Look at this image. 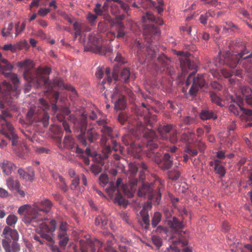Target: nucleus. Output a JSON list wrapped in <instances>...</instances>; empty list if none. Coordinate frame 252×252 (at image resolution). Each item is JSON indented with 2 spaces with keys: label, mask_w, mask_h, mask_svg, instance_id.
I'll list each match as a JSON object with an SVG mask.
<instances>
[{
  "label": "nucleus",
  "mask_w": 252,
  "mask_h": 252,
  "mask_svg": "<svg viewBox=\"0 0 252 252\" xmlns=\"http://www.w3.org/2000/svg\"><path fill=\"white\" fill-rule=\"evenodd\" d=\"M236 44L238 49L232 54L227 52L224 57V60L221 61L220 63H225L234 68L240 63L248 72L252 73V54L245 56L250 52L245 42L240 41Z\"/></svg>",
  "instance_id": "f257e3e1"
},
{
  "label": "nucleus",
  "mask_w": 252,
  "mask_h": 252,
  "mask_svg": "<svg viewBox=\"0 0 252 252\" xmlns=\"http://www.w3.org/2000/svg\"><path fill=\"white\" fill-rule=\"evenodd\" d=\"M136 116L132 118H128L127 115L125 113H120L118 116V121L122 125L127 123L129 125L133 126L131 129L144 134L146 131L149 128H146L145 126H153V122H151L149 116H143L141 111L137 109L134 112Z\"/></svg>",
  "instance_id": "f03ea898"
},
{
  "label": "nucleus",
  "mask_w": 252,
  "mask_h": 252,
  "mask_svg": "<svg viewBox=\"0 0 252 252\" xmlns=\"http://www.w3.org/2000/svg\"><path fill=\"white\" fill-rule=\"evenodd\" d=\"M137 182V179H132L131 181H128V184H124L122 183V179L119 178L117 180L116 184L113 183L109 184L107 191L114 196L116 202L120 205H125L126 201L122 192L126 194L130 191L132 192L135 190Z\"/></svg>",
  "instance_id": "7ed1b4c3"
},
{
  "label": "nucleus",
  "mask_w": 252,
  "mask_h": 252,
  "mask_svg": "<svg viewBox=\"0 0 252 252\" xmlns=\"http://www.w3.org/2000/svg\"><path fill=\"white\" fill-rule=\"evenodd\" d=\"M40 108L31 107L27 114V119L30 123L41 122L44 127L49 125V115L47 110L49 105L46 100L41 98L39 100Z\"/></svg>",
  "instance_id": "20e7f679"
},
{
  "label": "nucleus",
  "mask_w": 252,
  "mask_h": 252,
  "mask_svg": "<svg viewBox=\"0 0 252 252\" xmlns=\"http://www.w3.org/2000/svg\"><path fill=\"white\" fill-rule=\"evenodd\" d=\"M167 224L172 229V233L169 237L168 241H171L175 246L181 245L182 247H184L187 245L188 240L186 236L184 235L186 232L180 230L184 227L183 222L173 217L167 220Z\"/></svg>",
  "instance_id": "39448f33"
},
{
  "label": "nucleus",
  "mask_w": 252,
  "mask_h": 252,
  "mask_svg": "<svg viewBox=\"0 0 252 252\" xmlns=\"http://www.w3.org/2000/svg\"><path fill=\"white\" fill-rule=\"evenodd\" d=\"M144 137V144L147 148V156L151 158L158 164L161 163V154L154 150L158 148V145L156 142L157 137L155 131L152 129H147L143 134Z\"/></svg>",
  "instance_id": "423d86ee"
},
{
  "label": "nucleus",
  "mask_w": 252,
  "mask_h": 252,
  "mask_svg": "<svg viewBox=\"0 0 252 252\" xmlns=\"http://www.w3.org/2000/svg\"><path fill=\"white\" fill-rule=\"evenodd\" d=\"M125 94L130 96L133 94L131 90L124 86H117L111 94L112 102L114 103L115 108L117 110H124L126 106Z\"/></svg>",
  "instance_id": "0eeeda50"
},
{
  "label": "nucleus",
  "mask_w": 252,
  "mask_h": 252,
  "mask_svg": "<svg viewBox=\"0 0 252 252\" xmlns=\"http://www.w3.org/2000/svg\"><path fill=\"white\" fill-rule=\"evenodd\" d=\"M53 206L52 202L48 199H44L40 201L34 203L33 209L35 211L36 222L48 220L49 214Z\"/></svg>",
  "instance_id": "6e6552de"
},
{
  "label": "nucleus",
  "mask_w": 252,
  "mask_h": 252,
  "mask_svg": "<svg viewBox=\"0 0 252 252\" xmlns=\"http://www.w3.org/2000/svg\"><path fill=\"white\" fill-rule=\"evenodd\" d=\"M195 72L190 73L185 82V86L183 88V92H187L189 86L192 84L189 90V94L191 96H195L197 94L199 89L203 87L205 84L203 74H197L194 76Z\"/></svg>",
  "instance_id": "1a4fd4ad"
},
{
  "label": "nucleus",
  "mask_w": 252,
  "mask_h": 252,
  "mask_svg": "<svg viewBox=\"0 0 252 252\" xmlns=\"http://www.w3.org/2000/svg\"><path fill=\"white\" fill-rule=\"evenodd\" d=\"M154 185L143 184L142 187L139 189L138 195L140 197L147 198L150 200H153L158 204L161 199L160 187L158 186L156 190Z\"/></svg>",
  "instance_id": "9d476101"
},
{
  "label": "nucleus",
  "mask_w": 252,
  "mask_h": 252,
  "mask_svg": "<svg viewBox=\"0 0 252 252\" xmlns=\"http://www.w3.org/2000/svg\"><path fill=\"white\" fill-rule=\"evenodd\" d=\"M105 77L102 81L103 83H105L106 82L110 83L113 80L127 83L130 76V71L128 68H123L118 74L115 70L111 73L110 69L106 67L105 69Z\"/></svg>",
  "instance_id": "9b49d317"
},
{
  "label": "nucleus",
  "mask_w": 252,
  "mask_h": 252,
  "mask_svg": "<svg viewBox=\"0 0 252 252\" xmlns=\"http://www.w3.org/2000/svg\"><path fill=\"white\" fill-rule=\"evenodd\" d=\"M84 49L86 51H91L100 55H105L106 53L111 51L110 48L103 46L101 40L93 35L89 36L88 42Z\"/></svg>",
  "instance_id": "f8f14e48"
},
{
  "label": "nucleus",
  "mask_w": 252,
  "mask_h": 252,
  "mask_svg": "<svg viewBox=\"0 0 252 252\" xmlns=\"http://www.w3.org/2000/svg\"><path fill=\"white\" fill-rule=\"evenodd\" d=\"M56 141L57 146L61 150L68 149L78 155H81L84 153V151L79 148L78 145L75 142L74 139L70 135H65L63 143L61 137H57Z\"/></svg>",
  "instance_id": "ddd939ff"
},
{
  "label": "nucleus",
  "mask_w": 252,
  "mask_h": 252,
  "mask_svg": "<svg viewBox=\"0 0 252 252\" xmlns=\"http://www.w3.org/2000/svg\"><path fill=\"white\" fill-rule=\"evenodd\" d=\"M11 117V115L9 112H2V115H0V124L2 126V129L4 131L6 136L12 139L13 145H15L18 137L14 132V127L7 120V118Z\"/></svg>",
  "instance_id": "4468645a"
},
{
  "label": "nucleus",
  "mask_w": 252,
  "mask_h": 252,
  "mask_svg": "<svg viewBox=\"0 0 252 252\" xmlns=\"http://www.w3.org/2000/svg\"><path fill=\"white\" fill-rule=\"evenodd\" d=\"M96 123L98 126H100V131L102 133L101 142L102 144H106L108 140L107 136L110 137L111 139L113 137L112 134V128L106 125L107 123L104 120L97 121ZM111 142L112 144V149L115 151H117L119 148L118 143L113 139H111Z\"/></svg>",
  "instance_id": "2eb2a0df"
},
{
  "label": "nucleus",
  "mask_w": 252,
  "mask_h": 252,
  "mask_svg": "<svg viewBox=\"0 0 252 252\" xmlns=\"http://www.w3.org/2000/svg\"><path fill=\"white\" fill-rule=\"evenodd\" d=\"M138 168L142 169L140 172V179L142 181L144 179V175L145 172L147 170V166L144 162H140L137 163H130L129 164L127 175L128 176L129 181L132 179H137L135 178V176L137 174Z\"/></svg>",
  "instance_id": "dca6fc26"
},
{
  "label": "nucleus",
  "mask_w": 252,
  "mask_h": 252,
  "mask_svg": "<svg viewBox=\"0 0 252 252\" xmlns=\"http://www.w3.org/2000/svg\"><path fill=\"white\" fill-rule=\"evenodd\" d=\"M17 66L21 68H24V77L26 80L30 82L34 81V78L32 72V69L34 66L33 61L30 59H26L24 61L17 63Z\"/></svg>",
  "instance_id": "f3484780"
},
{
  "label": "nucleus",
  "mask_w": 252,
  "mask_h": 252,
  "mask_svg": "<svg viewBox=\"0 0 252 252\" xmlns=\"http://www.w3.org/2000/svg\"><path fill=\"white\" fill-rule=\"evenodd\" d=\"M35 211L33 208H31L28 205H24L20 207L18 210V213L25 216L24 221L26 223L36 222Z\"/></svg>",
  "instance_id": "a211bd4d"
},
{
  "label": "nucleus",
  "mask_w": 252,
  "mask_h": 252,
  "mask_svg": "<svg viewBox=\"0 0 252 252\" xmlns=\"http://www.w3.org/2000/svg\"><path fill=\"white\" fill-rule=\"evenodd\" d=\"M98 138V134L94 128L89 129L87 132L82 134H79L78 138L82 144L84 146H87V139L90 142L93 143L96 141Z\"/></svg>",
  "instance_id": "6ab92c4d"
},
{
  "label": "nucleus",
  "mask_w": 252,
  "mask_h": 252,
  "mask_svg": "<svg viewBox=\"0 0 252 252\" xmlns=\"http://www.w3.org/2000/svg\"><path fill=\"white\" fill-rule=\"evenodd\" d=\"M143 35L145 38H149L148 42H152V39L155 37H159L160 35V31L158 28L153 24L145 25L143 28Z\"/></svg>",
  "instance_id": "aec40b11"
},
{
  "label": "nucleus",
  "mask_w": 252,
  "mask_h": 252,
  "mask_svg": "<svg viewBox=\"0 0 252 252\" xmlns=\"http://www.w3.org/2000/svg\"><path fill=\"white\" fill-rule=\"evenodd\" d=\"M11 79L13 84V86L9 83H5L7 90L9 92V97L10 98L12 97L17 98L20 93V89L18 86L19 80L16 74H13L11 77Z\"/></svg>",
  "instance_id": "412c9836"
},
{
  "label": "nucleus",
  "mask_w": 252,
  "mask_h": 252,
  "mask_svg": "<svg viewBox=\"0 0 252 252\" xmlns=\"http://www.w3.org/2000/svg\"><path fill=\"white\" fill-rule=\"evenodd\" d=\"M2 246L5 252H19L20 246L17 242H12L10 238L5 236L2 240Z\"/></svg>",
  "instance_id": "4be33fe9"
},
{
  "label": "nucleus",
  "mask_w": 252,
  "mask_h": 252,
  "mask_svg": "<svg viewBox=\"0 0 252 252\" xmlns=\"http://www.w3.org/2000/svg\"><path fill=\"white\" fill-rule=\"evenodd\" d=\"M51 72V69L49 67H45L41 69V73L42 75H37L36 81L38 85H44L47 86L49 85V80L48 78L44 77L42 75H48Z\"/></svg>",
  "instance_id": "5701e85b"
},
{
  "label": "nucleus",
  "mask_w": 252,
  "mask_h": 252,
  "mask_svg": "<svg viewBox=\"0 0 252 252\" xmlns=\"http://www.w3.org/2000/svg\"><path fill=\"white\" fill-rule=\"evenodd\" d=\"M42 221L43 220H42V222L39 224L38 233V232H52L55 230L56 221L54 220H52L50 221V226H49L46 222Z\"/></svg>",
  "instance_id": "b1692460"
},
{
  "label": "nucleus",
  "mask_w": 252,
  "mask_h": 252,
  "mask_svg": "<svg viewBox=\"0 0 252 252\" xmlns=\"http://www.w3.org/2000/svg\"><path fill=\"white\" fill-rule=\"evenodd\" d=\"M159 167L162 170H167L170 168L173 165V160L171 158V156L168 153H165L162 158H161V162L158 164Z\"/></svg>",
  "instance_id": "393cba45"
},
{
  "label": "nucleus",
  "mask_w": 252,
  "mask_h": 252,
  "mask_svg": "<svg viewBox=\"0 0 252 252\" xmlns=\"http://www.w3.org/2000/svg\"><path fill=\"white\" fill-rule=\"evenodd\" d=\"M199 116L203 121L216 120L218 118L217 114L214 111L207 109L202 110Z\"/></svg>",
  "instance_id": "a878e982"
},
{
  "label": "nucleus",
  "mask_w": 252,
  "mask_h": 252,
  "mask_svg": "<svg viewBox=\"0 0 252 252\" xmlns=\"http://www.w3.org/2000/svg\"><path fill=\"white\" fill-rule=\"evenodd\" d=\"M0 167L2 172L6 175H9L16 168L15 165L10 161L4 160L0 163Z\"/></svg>",
  "instance_id": "bb28decb"
},
{
  "label": "nucleus",
  "mask_w": 252,
  "mask_h": 252,
  "mask_svg": "<svg viewBox=\"0 0 252 252\" xmlns=\"http://www.w3.org/2000/svg\"><path fill=\"white\" fill-rule=\"evenodd\" d=\"M172 129V126L170 125L159 126L158 130L161 138L164 140H167L170 135V132Z\"/></svg>",
  "instance_id": "cd10ccee"
},
{
  "label": "nucleus",
  "mask_w": 252,
  "mask_h": 252,
  "mask_svg": "<svg viewBox=\"0 0 252 252\" xmlns=\"http://www.w3.org/2000/svg\"><path fill=\"white\" fill-rule=\"evenodd\" d=\"M18 173L21 178L30 181H32L34 178V171L32 168L28 169V172H26L23 169L20 168L18 170Z\"/></svg>",
  "instance_id": "c85d7f7f"
},
{
  "label": "nucleus",
  "mask_w": 252,
  "mask_h": 252,
  "mask_svg": "<svg viewBox=\"0 0 252 252\" xmlns=\"http://www.w3.org/2000/svg\"><path fill=\"white\" fill-rule=\"evenodd\" d=\"M2 234L8 235L12 239V242H16L19 239V234L16 230H13L8 226H6L3 229Z\"/></svg>",
  "instance_id": "c756f323"
},
{
  "label": "nucleus",
  "mask_w": 252,
  "mask_h": 252,
  "mask_svg": "<svg viewBox=\"0 0 252 252\" xmlns=\"http://www.w3.org/2000/svg\"><path fill=\"white\" fill-rule=\"evenodd\" d=\"M74 126L80 131V134H82L85 132L87 128V122L86 119L82 118L74 123Z\"/></svg>",
  "instance_id": "7c9ffc66"
},
{
  "label": "nucleus",
  "mask_w": 252,
  "mask_h": 252,
  "mask_svg": "<svg viewBox=\"0 0 252 252\" xmlns=\"http://www.w3.org/2000/svg\"><path fill=\"white\" fill-rule=\"evenodd\" d=\"M13 67V65L6 59L0 60V72L4 73L5 71L11 70Z\"/></svg>",
  "instance_id": "2f4dec72"
},
{
  "label": "nucleus",
  "mask_w": 252,
  "mask_h": 252,
  "mask_svg": "<svg viewBox=\"0 0 252 252\" xmlns=\"http://www.w3.org/2000/svg\"><path fill=\"white\" fill-rule=\"evenodd\" d=\"M6 185L10 190H19L20 184L17 180H14L13 178L8 177L6 180Z\"/></svg>",
  "instance_id": "473e14b6"
},
{
  "label": "nucleus",
  "mask_w": 252,
  "mask_h": 252,
  "mask_svg": "<svg viewBox=\"0 0 252 252\" xmlns=\"http://www.w3.org/2000/svg\"><path fill=\"white\" fill-rule=\"evenodd\" d=\"M140 214L142 217V221L145 225L144 228L147 229L150 226V219L148 212L145 207L141 210Z\"/></svg>",
  "instance_id": "72a5a7b5"
},
{
  "label": "nucleus",
  "mask_w": 252,
  "mask_h": 252,
  "mask_svg": "<svg viewBox=\"0 0 252 252\" xmlns=\"http://www.w3.org/2000/svg\"><path fill=\"white\" fill-rule=\"evenodd\" d=\"M241 97V96H237L236 99H234L232 97H231L232 101L236 103V104H231L228 107L229 111L234 114L235 115H239V106L237 105V98Z\"/></svg>",
  "instance_id": "f704fd0d"
},
{
  "label": "nucleus",
  "mask_w": 252,
  "mask_h": 252,
  "mask_svg": "<svg viewBox=\"0 0 252 252\" xmlns=\"http://www.w3.org/2000/svg\"><path fill=\"white\" fill-rule=\"evenodd\" d=\"M210 96L213 103L217 104L220 107H223L224 106L222 100L215 93L211 92Z\"/></svg>",
  "instance_id": "c9c22d12"
},
{
  "label": "nucleus",
  "mask_w": 252,
  "mask_h": 252,
  "mask_svg": "<svg viewBox=\"0 0 252 252\" xmlns=\"http://www.w3.org/2000/svg\"><path fill=\"white\" fill-rule=\"evenodd\" d=\"M237 105L239 109L243 112V114L248 116H252V109H246L242 107L243 100L241 97L237 98Z\"/></svg>",
  "instance_id": "e433bc0d"
},
{
  "label": "nucleus",
  "mask_w": 252,
  "mask_h": 252,
  "mask_svg": "<svg viewBox=\"0 0 252 252\" xmlns=\"http://www.w3.org/2000/svg\"><path fill=\"white\" fill-rule=\"evenodd\" d=\"M81 252H95V249H94V246L93 244H90L87 246L86 249L81 247ZM97 252H100V250H98ZM106 252H118L114 248H112V250H109Z\"/></svg>",
  "instance_id": "4c0bfd02"
},
{
  "label": "nucleus",
  "mask_w": 252,
  "mask_h": 252,
  "mask_svg": "<svg viewBox=\"0 0 252 252\" xmlns=\"http://www.w3.org/2000/svg\"><path fill=\"white\" fill-rule=\"evenodd\" d=\"M181 67L183 70L185 71L187 69H192L193 65L189 59L185 58V59L181 61Z\"/></svg>",
  "instance_id": "58836bf2"
},
{
  "label": "nucleus",
  "mask_w": 252,
  "mask_h": 252,
  "mask_svg": "<svg viewBox=\"0 0 252 252\" xmlns=\"http://www.w3.org/2000/svg\"><path fill=\"white\" fill-rule=\"evenodd\" d=\"M182 122L186 125H190L196 123L197 121L194 117L187 116L184 117L181 119Z\"/></svg>",
  "instance_id": "ea45409f"
},
{
  "label": "nucleus",
  "mask_w": 252,
  "mask_h": 252,
  "mask_svg": "<svg viewBox=\"0 0 252 252\" xmlns=\"http://www.w3.org/2000/svg\"><path fill=\"white\" fill-rule=\"evenodd\" d=\"M225 23L226 26H223V29L224 31L228 32L229 30H230L232 32H235L238 30L237 26L233 24L232 22L228 21Z\"/></svg>",
  "instance_id": "a19ab883"
},
{
  "label": "nucleus",
  "mask_w": 252,
  "mask_h": 252,
  "mask_svg": "<svg viewBox=\"0 0 252 252\" xmlns=\"http://www.w3.org/2000/svg\"><path fill=\"white\" fill-rule=\"evenodd\" d=\"M161 219V215L159 212H155L152 220V225L153 227H155L160 221Z\"/></svg>",
  "instance_id": "79ce46f5"
},
{
  "label": "nucleus",
  "mask_w": 252,
  "mask_h": 252,
  "mask_svg": "<svg viewBox=\"0 0 252 252\" xmlns=\"http://www.w3.org/2000/svg\"><path fill=\"white\" fill-rule=\"evenodd\" d=\"M70 113V111L67 108H64L63 113H58L56 117L57 120L61 122H63L65 118V116L68 115Z\"/></svg>",
  "instance_id": "37998d69"
},
{
  "label": "nucleus",
  "mask_w": 252,
  "mask_h": 252,
  "mask_svg": "<svg viewBox=\"0 0 252 252\" xmlns=\"http://www.w3.org/2000/svg\"><path fill=\"white\" fill-rule=\"evenodd\" d=\"M56 175L59 178V187L64 192H66L68 190V188L65 183L64 179L59 174H57Z\"/></svg>",
  "instance_id": "c03bdc74"
},
{
  "label": "nucleus",
  "mask_w": 252,
  "mask_h": 252,
  "mask_svg": "<svg viewBox=\"0 0 252 252\" xmlns=\"http://www.w3.org/2000/svg\"><path fill=\"white\" fill-rule=\"evenodd\" d=\"M241 93L243 98H242L241 97V98L243 99V100L244 99L245 100L247 99V98L252 94V91L251 89L248 87H243L241 88Z\"/></svg>",
  "instance_id": "a18cd8bd"
},
{
  "label": "nucleus",
  "mask_w": 252,
  "mask_h": 252,
  "mask_svg": "<svg viewBox=\"0 0 252 252\" xmlns=\"http://www.w3.org/2000/svg\"><path fill=\"white\" fill-rule=\"evenodd\" d=\"M13 28V23H8L7 27H5L4 28H3L1 32L2 35L4 37L9 35L11 34V31L12 30Z\"/></svg>",
  "instance_id": "49530a36"
},
{
  "label": "nucleus",
  "mask_w": 252,
  "mask_h": 252,
  "mask_svg": "<svg viewBox=\"0 0 252 252\" xmlns=\"http://www.w3.org/2000/svg\"><path fill=\"white\" fill-rule=\"evenodd\" d=\"M18 220L17 217L14 215H9L6 219V222L9 226H12L15 224Z\"/></svg>",
  "instance_id": "de8ad7c7"
},
{
  "label": "nucleus",
  "mask_w": 252,
  "mask_h": 252,
  "mask_svg": "<svg viewBox=\"0 0 252 252\" xmlns=\"http://www.w3.org/2000/svg\"><path fill=\"white\" fill-rule=\"evenodd\" d=\"M168 176L169 179L175 181L179 179L180 173L179 171L173 169L168 172Z\"/></svg>",
  "instance_id": "09e8293b"
},
{
  "label": "nucleus",
  "mask_w": 252,
  "mask_h": 252,
  "mask_svg": "<svg viewBox=\"0 0 252 252\" xmlns=\"http://www.w3.org/2000/svg\"><path fill=\"white\" fill-rule=\"evenodd\" d=\"M155 20H156L155 16L150 12H147L142 16V21L144 23H145L147 21L154 22Z\"/></svg>",
  "instance_id": "8fccbe9b"
},
{
  "label": "nucleus",
  "mask_w": 252,
  "mask_h": 252,
  "mask_svg": "<svg viewBox=\"0 0 252 252\" xmlns=\"http://www.w3.org/2000/svg\"><path fill=\"white\" fill-rule=\"evenodd\" d=\"M19 24L20 23L18 22L15 24V34L16 36L23 32L26 27V24L25 22H23L20 26Z\"/></svg>",
  "instance_id": "3c124183"
},
{
  "label": "nucleus",
  "mask_w": 252,
  "mask_h": 252,
  "mask_svg": "<svg viewBox=\"0 0 252 252\" xmlns=\"http://www.w3.org/2000/svg\"><path fill=\"white\" fill-rule=\"evenodd\" d=\"M107 223V221L105 218H102L101 217H97L95 220V224L96 225H99L100 226H103Z\"/></svg>",
  "instance_id": "603ef678"
},
{
  "label": "nucleus",
  "mask_w": 252,
  "mask_h": 252,
  "mask_svg": "<svg viewBox=\"0 0 252 252\" xmlns=\"http://www.w3.org/2000/svg\"><path fill=\"white\" fill-rule=\"evenodd\" d=\"M214 170L215 172L219 174L221 178L224 177L226 171L224 167L222 165H220L217 167H214Z\"/></svg>",
  "instance_id": "864d4df0"
},
{
  "label": "nucleus",
  "mask_w": 252,
  "mask_h": 252,
  "mask_svg": "<svg viewBox=\"0 0 252 252\" xmlns=\"http://www.w3.org/2000/svg\"><path fill=\"white\" fill-rule=\"evenodd\" d=\"M152 240L153 244L156 246L157 247L159 248L162 245V241L161 239L157 236L154 235L152 237Z\"/></svg>",
  "instance_id": "5fc2aeb1"
},
{
  "label": "nucleus",
  "mask_w": 252,
  "mask_h": 252,
  "mask_svg": "<svg viewBox=\"0 0 252 252\" xmlns=\"http://www.w3.org/2000/svg\"><path fill=\"white\" fill-rule=\"evenodd\" d=\"M98 15H97L96 14H94L92 13L91 12H88L87 16L86 18L89 21V22L91 24L93 25L94 24V23L95 22L97 18Z\"/></svg>",
  "instance_id": "6e6d98bb"
},
{
  "label": "nucleus",
  "mask_w": 252,
  "mask_h": 252,
  "mask_svg": "<svg viewBox=\"0 0 252 252\" xmlns=\"http://www.w3.org/2000/svg\"><path fill=\"white\" fill-rule=\"evenodd\" d=\"M28 45V42L25 40L18 42L15 44L16 51L17 49L20 50H22L23 49L27 47Z\"/></svg>",
  "instance_id": "4d7b16f0"
},
{
  "label": "nucleus",
  "mask_w": 252,
  "mask_h": 252,
  "mask_svg": "<svg viewBox=\"0 0 252 252\" xmlns=\"http://www.w3.org/2000/svg\"><path fill=\"white\" fill-rule=\"evenodd\" d=\"M99 181L100 185L104 187L108 183V178L106 174H101L99 177Z\"/></svg>",
  "instance_id": "13d9d810"
},
{
  "label": "nucleus",
  "mask_w": 252,
  "mask_h": 252,
  "mask_svg": "<svg viewBox=\"0 0 252 252\" xmlns=\"http://www.w3.org/2000/svg\"><path fill=\"white\" fill-rule=\"evenodd\" d=\"M80 183V177L79 176H76L72 180L71 184L70 185V189L72 190H75Z\"/></svg>",
  "instance_id": "bf43d9fd"
},
{
  "label": "nucleus",
  "mask_w": 252,
  "mask_h": 252,
  "mask_svg": "<svg viewBox=\"0 0 252 252\" xmlns=\"http://www.w3.org/2000/svg\"><path fill=\"white\" fill-rule=\"evenodd\" d=\"M102 167L99 165L93 164L91 166V171L95 175L98 174L102 171Z\"/></svg>",
  "instance_id": "052dcab7"
},
{
  "label": "nucleus",
  "mask_w": 252,
  "mask_h": 252,
  "mask_svg": "<svg viewBox=\"0 0 252 252\" xmlns=\"http://www.w3.org/2000/svg\"><path fill=\"white\" fill-rule=\"evenodd\" d=\"M185 152L188 154L190 156L194 157L197 155V151L196 150L192 149L189 145H187L184 150Z\"/></svg>",
  "instance_id": "680f3d73"
},
{
  "label": "nucleus",
  "mask_w": 252,
  "mask_h": 252,
  "mask_svg": "<svg viewBox=\"0 0 252 252\" xmlns=\"http://www.w3.org/2000/svg\"><path fill=\"white\" fill-rule=\"evenodd\" d=\"M58 239L59 240L60 246L63 248L65 247L66 246L69 241V238L68 235L65 236L64 237H59L58 238Z\"/></svg>",
  "instance_id": "e2e57ef3"
},
{
  "label": "nucleus",
  "mask_w": 252,
  "mask_h": 252,
  "mask_svg": "<svg viewBox=\"0 0 252 252\" xmlns=\"http://www.w3.org/2000/svg\"><path fill=\"white\" fill-rule=\"evenodd\" d=\"M94 11L97 15L101 16L103 12L102 8H101V4L99 3H97L94 9Z\"/></svg>",
  "instance_id": "0e129e2a"
},
{
  "label": "nucleus",
  "mask_w": 252,
  "mask_h": 252,
  "mask_svg": "<svg viewBox=\"0 0 252 252\" xmlns=\"http://www.w3.org/2000/svg\"><path fill=\"white\" fill-rule=\"evenodd\" d=\"M111 147L109 145H105L103 149L104 158H109V155L111 153Z\"/></svg>",
  "instance_id": "69168bd1"
},
{
  "label": "nucleus",
  "mask_w": 252,
  "mask_h": 252,
  "mask_svg": "<svg viewBox=\"0 0 252 252\" xmlns=\"http://www.w3.org/2000/svg\"><path fill=\"white\" fill-rule=\"evenodd\" d=\"M47 232H38V234L40 235V237L47 241L48 242H51L52 241V238L51 236L47 234Z\"/></svg>",
  "instance_id": "338daca9"
},
{
  "label": "nucleus",
  "mask_w": 252,
  "mask_h": 252,
  "mask_svg": "<svg viewBox=\"0 0 252 252\" xmlns=\"http://www.w3.org/2000/svg\"><path fill=\"white\" fill-rule=\"evenodd\" d=\"M2 49L4 51L9 50L13 53H14L16 52L15 44L14 45H12V44H5L2 47Z\"/></svg>",
  "instance_id": "774afa93"
}]
</instances>
